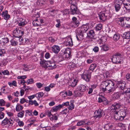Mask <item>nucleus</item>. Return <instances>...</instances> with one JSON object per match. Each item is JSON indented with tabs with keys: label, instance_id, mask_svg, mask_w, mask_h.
Instances as JSON below:
<instances>
[{
	"label": "nucleus",
	"instance_id": "obj_10",
	"mask_svg": "<svg viewBox=\"0 0 130 130\" xmlns=\"http://www.w3.org/2000/svg\"><path fill=\"white\" fill-rule=\"evenodd\" d=\"M121 25L124 27H130V18H125L124 22L121 24Z\"/></svg>",
	"mask_w": 130,
	"mask_h": 130
},
{
	"label": "nucleus",
	"instance_id": "obj_13",
	"mask_svg": "<svg viewBox=\"0 0 130 130\" xmlns=\"http://www.w3.org/2000/svg\"><path fill=\"white\" fill-rule=\"evenodd\" d=\"M81 77L83 79L85 80L87 82H89V72H85V73L82 75Z\"/></svg>",
	"mask_w": 130,
	"mask_h": 130
},
{
	"label": "nucleus",
	"instance_id": "obj_42",
	"mask_svg": "<svg viewBox=\"0 0 130 130\" xmlns=\"http://www.w3.org/2000/svg\"><path fill=\"white\" fill-rule=\"evenodd\" d=\"M85 124H88V123L87 124L85 123V122L84 121H81L79 122H78L77 124V125L78 126H80Z\"/></svg>",
	"mask_w": 130,
	"mask_h": 130
},
{
	"label": "nucleus",
	"instance_id": "obj_8",
	"mask_svg": "<svg viewBox=\"0 0 130 130\" xmlns=\"http://www.w3.org/2000/svg\"><path fill=\"white\" fill-rule=\"evenodd\" d=\"M79 10L77 5L70 6V14L72 15L76 14H78Z\"/></svg>",
	"mask_w": 130,
	"mask_h": 130
},
{
	"label": "nucleus",
	"instance_id": "obj_55",
	"mask_svg": "<svg viewBox=\"0 0 130 130\" xmlns=\"http://www.w3.org/2000/svg\"><path fill=\"white\" fill-rule=\"evenodd\" d=\"M7 61L6 60H3L0 63V66L2 67H3V66H5L7 64Z\"/></svg>",
	"mask_w": 130,
	"mask_h": 130
},
{
	"label": "nucleus",
	"instance_id": "obj_21",
	"mask_svg": "<svg viewBox=\"0 0 130 130\" xmlns=\"http://www.w3.org/2000/svg\"><path fill=\"white\" fill-rule=\"evenodd\" d=\"M110 49V46L107 44H104L102 46L101 49L105 52L107 51Z\"/></svg>",
	"mask_w": 130,
	"mask_h": 130
},
{
	"label": "nucleus",
	"instance_id": "obj_22",
	"mask_svg": "<svg viewBox=\"0 0 130 130\" xmlns=\"http://www.w3.org/2000/svg\"><path fill=\"white\" fill-rule=\"evenodd\" d=\"M74 92L75 96L77 97L80 96L83 94V92L80 91L79 90H77V88L74 91Z\"/></svg>",
	"mask_w": 130,
	"mask_h": 130
},
{
	"label": "nucleus",
	"instance_id": "obj_23",
	"mask_svg": "<svg viewBox=\"0 0 130 130\" xmlns=\"http://www.w3.org/2000/svg\"><path fill=\"white\" fill-rule=\"evenodd\" d=\"M126 111L125 109H122L120 112V115L122 117L123 120L125 118L126 115Z\"/></svg>",
	"mask_w": 130,
	"mask_h": 130
},
{
	"label": "nucleus",
	"instance_id": "obj_1",
	"mask_svg": "<svg viewBox=\"0 0 130 130\" xmlns=\"http://www.w3.org/2000/svg\"><path fill=\"white\" fill-rule=\"evenodd\" d=\"M89 23H87L84 25L77 28L75 31V33L77 39L78 40H81L84 38V35H87V38H89Z\"/></svg>",
	"mask_w": 130,
	"mask_h": 130
},
{
	"label": "nucleus",
	"instance_id": "obj_56",
	"mask_svg": "<svg viewBox=\"0 0 130 130\" xmlns=\"http://www.w3.org/2000/svg\"><path fill=\"white\" fill-rule=\"evenodd\" d=\"M5 53V51L4 50L2 49L0 50V56H4Z\"/></svg>",
	"mask_w": 130,
	"mask_h": 130
},
{
	"label": "nucleus",
	"instance_id": "obj_19",
	"mask_svg": "<svg viewBox=\"0 0 130 130\" xmlns=\"http://www.w3.org/2000/svg\"><path fill=\"white\" fill-rule=\"evenodd\" d=\"M10 119V120L7 118H6L2 121V123L4 124V125L8 124L10 125L12 123L11 121H12V120L11 119Z\"/></svg>",
	"mask_w": 130,
	"mask_h": 130
},
{
	"label": "nucleus",
	"instance_id": "obj_41",
	"mask_svg": "<svg viewBox=\"0 0 130 130\" xmlns=\"http://www.w3.org/2000/svg\"><path fill=\"white\" fill-rule=\"evenodd\" d=\"M121 5H119L116 4H115V10L116 12L118 11L121 8Z\"/></svg>",
	"mask_w": 130,
	"mask_h": 130
},
{
	"label": "nucleus",
	"instance_id": "obj_14",
	"mask_svg": "<svg viewBox=\"0 0 130 130\" xmlns=\"http://www.w3.org/2000/svg\"><path fill=\"white\" fill-rule=\"evenodd\" d=\"M118 113L119 111H114V118L117 121H122L123 120L122 118V117H121L120 115H119Z\"/></svg>",
	"mask_w": 130,
	"mask_h": 130
},
{
	"label": "nucleus",
	"instance_id": "obj_34",
	"mask_svg": "<svg viewBox=\"0 0 130 130\" xmlns=\"http://www.w3.org/2000/svg\"><path fill=\"white\" fill-rule=\"evenodd\" d=\"M120 35L116 33L114 34L113 39L115 41H118L119 39Z\"/></svg>",
	"mask_w": 130,
	"mask_h": 130
},
{
	"label": "nucleus",
	"instance_id": "obj_32",
	"mask_svg": "<svg viewBox=\"0 0 130 130\" xmlns=\"http://www.w3.org/2000/svg\"><path fill=\"white\" fill-rule=\"evenodd\" d=\"M47 115L48 116L50 120L52 121L53 120V117L54 115H53L51 114L50 111H48L46 113Z\"/></svg>",
	"mask_w": 130,
	"mask_h": 130
},
{
	"label": "nucleus",
	"instance_id": "obj_38",
	"mask_svg": "<svg viewBox=\"0 0 130 130\" xmlns=\"http://www.w3.org/2000/svg\"><path fill=\"white\" fill-rule=\"evenodd\" d=\"M102 28V26L101 24H98L95 27V29L97 31H99L101 30Z\"/></svg>",
	"mask_w": 130,
	"mask_h": 130
},
{
	"label": "nucleus",
	"instance_id": "obj_60",
	"mask_svg": "<svg viewBox=\"0 0 130 130\" xmlns=\"http://www.w3.org/2000/svg\"><path fill=\"white\" fill-rule=\"evenodd\" d=\"M69 65L70 66H71L72 68H74L76 67V65H75V64L74 63H73L72 61L69 63Z\"/></svg>",
	"mask_w": 130,
	"mask_h": 130
},
{
	"label": "nucleus",
	"instance_id": "obj_49",
	"mask_svg": "<svg viewBox=\"0 0 130 130\" xmlns=\"http://www.w3.org/2000/svg\"><path fill=\"white\" fill-rule=\"evenodd\" d=\"M96 86V85L94 84H93L91 86V88H90V94L92 92L93 90L95 88Z\"/></svg>",
	"mask_w": 130,
	"mask_h": 130
},
{
	"label": "nucleus",
	"instance_id": "obj_33",
	"mask_svg": "<svg viewBox=\"0 0 130 130\" xmlns=\"http://www.w3.org/2000/svg\"><path fill=\"white\" fill-rule=\"evenodd\" d=\"M32 24L35 26H41V24L39 22L38 19H36L32 22Z\"/></svg>",
	"mask_w": 130,
	"mask_h": 130
},
{
	"label": "nucleus",
	"instance_id": "obj_25",
	"mask_svg": "<svg viewBox=\"0 0 130 130\" xmlns=\"http://www.w3.org/2000/svg\"><path fill=\"white\" fill-rule=\"evenodd\" d=\"M50 64L49 67L51 68V69H53L56 67V65L55 62L52 61H50Z\"/></svg>",
	"mask_w": 130,
	"mask_h": 130
},
{
	"label": "nucleus",
	"instance_id": "obj_28",
	"mask_svg": "<svg viewBox=\"0 0 130 130\" xmlns=\"http://www.w3.org/2000/svg\"><path fill=\"white\" fill-rule=\"evenodd\" d=\"M120 97V95L118 92L115 93L112 95V97L114 99H118Z\"/></svg>",
	"mask_w": 130,
	"mask_h": 130
},
{
	"label": "nucleus",
	"instance_id": "obj_45",
	"mask_svg": "<svg viewBox=\"0 0 130 130\" xmlns=\"http://www.w3.org/2000/svg\"><path fill=\"white\" fill-rule=\"evenodd\" d=\"M125 18H123V17H120L119 18H118L117 19V21H118V23H119V22H120V23H121V24L122 23V22H124V20H124Z\"/></svg>",
	"mask_w": 130,
	"mask_h": 130
},
{
	"label": "nucleus",
	"instance_id": "obj_17",
	"mask_svg": "<svg viewBox=\"0 0 130 130\" xmlns=\"http://www.w3.org/2000/svg\"><path fill=\"white\" fill-rule=\"evenodd\" d=\"M41 61L40 62V64L43 65L45 67H49V64H50V61H46L44 60H42L41 59H40Z\"/></svg>",
	"mask_w": 130,
	"mask_h": 130
},
{
	"label": "nucleus",
	"instance_id": "obj_61",
	"mask_svg": "<svg viewBox=\"0 0 130 130\" xmlns=\"http://www.w3.org/2000/svg\"><path fill=\"white\" fill-rule=\"evenodd\" d=\"M66 95H67L69 96H71L72 95V93L71 91H69L68 92H66Z\"/></svg>",
	"mask_w": 130,
	"mask_h": 130
},
{
	"label": "nucleus",
	"instance_id": "obj_36",
	"mask_svg": "<svg viewBox=\"0 0 130 130\" xmlns=\"http://www.w3.org/2000/svg\"><path fill=\"white\" fill-rule=\"evenodd\" d=\"M124 94H125L127 95H130V88H128L125 91L123 92L122 94V95H124Z\"/></svg>",
	"mask_w": 130,
	"mask_h": 130
},
{
	"label": "nucleus",
	"instance_id": "obj_35",
	"mask_svg": "<svg viewBox=\"0 0 130 130\" xmlns=\"http://www.w3.org/2000/svg\"><path fill=\"white\" fill-rule=\"evenodd\" d=\"M122 100L125 101L128 104H130V96H127L126 97H124L122 98Z\"/></svg>",
	"mask_w": 130,
	"mask_h": 130
},
{
	"label": "nucleus",
	"instance_id": "obj_46",
	"mask_svg": "<svg viewBox=\"0 0 130 130\" xmlns=\"http://www.w3.org/2000/svg\"><path fill=\"white\" fill-rule=\"evenodd\" d=\"M69 107H68V109L69 110H73L74 108V104L72 103H71L69 104Z\"/></svg>",
	"mask_w": 130,
	"mask_h": 130
},
{
	"label": "nucleus",
	"instance_id": "obj_6",
	"mask_svg": "<svg viewBox=\"0 0 130 130\" xmlns=\"http://www.w3.org/2000/svg\"><path fill=\"white\" fill-rule=\"evenodd\" d=\"M122 103L118 102H116L112 104L111 106L112 109L114 110V111H119L118 110L122 106Z\"/></svg>",
	"mask_w": 130,
	"mask_h": 130
},
{
	"label": "nucleus",
	"instance_id": "obj_40",
	"mask_svg": "<svg viewBox=\"0 0 130 130\" xmlns=\"http://www.w3.org/2000/svg\"><path fill=\"white\" fill-rule=\"evenodd\" d=\"M94 30H90V39H94Z\"/></svg>",
	"mask_w": 130,
	"mask_h": 130
},
{
	"label": "nucleus",
	"instance_id": "obj_26",
	"mask_svg": "<svg viewBox=\"0 0 130 130\" xmlns=\"http://www.w3.org/2000/svg\"><path fill=\"white\" fill-rule=\"evenodd\" d=\"M23 108V106L19 104L18 103L16 107V110L17 111H19Z\"/></svg>",
	"mask_w": 130,
	"mask_h": 130
},
{
	"label": "nucleus",
	"instance_id": "obj_58",
	"mask_svg": "<svg viewBox=\"0 0 130 130\" xmlns=\"http://www.w3.org/2000/svg\"><path fill=\"white\" fill-rule=\"evenodd\" d=\"M27 77L25 75H23L21 76H18L17 78L18 79H26Z\"/></svg>",
	"mask_w": 130,
	"mask_h": 130
},
{
	"label": "nucleus",
	"instance_id": "obj_29",
	"mask_svg": "<svg viewBox=\"0 0 130 130\" xmlns=\"http://www.w3.org/2000/svg\"><path fill=\"white\" fill-rule=\"evenodd\" d=\"M62 107V105L59 104L57 106H56L53 107V110L54 111H56Z\"/></svg>",
	"mask_w": 130,
	"mask_h": 130
},
{
	"label": "nucleus",
	"instance_id": "obj_62",
	"mask_svg": "<svg viewBox=\"0 0 130 130\" xmlns=\"http://www.w3.org/2000/svg\"><path fill=\"white\" fill-rule=\"evenodd\" d=\"M93 50L95 53L99 51V47L97 46H95L93 48Z\"/></svg>",
	"mask_w": 130,
	"mask_h": 130
},
{
	"label": "nucleus",
	"instance_id": "obj_12",
	"mask_svg": "<svg viewBox=\"0 0 130 130\" xmlns=\"http://www.w3.org/2000/svg\"><path fill=\"white\" fill-rule=\"evenodd\" d=\"M94 115L93 116L94 117L98 118H101L102 116L103 113L102 112L101 110L99 109L98 110L95 111V112H93Z\"/></svg>",
	"mask_w": 130,
	"mask_h": 130
},
{
	"label": "nucleus",
	"instance_id": "obj_3",
	"mask_svg": "<svg viewBox=\"0 0 130 130\" xmlns=\"http://www.w3.org/2000/svg\"><path fill=\"white\" fill-rule=\"evenodd\" d=\"M121 55L120 53H116L111 57L112 62L113 63L120 64L122 61Z\"/></svg>",
	"mask_w": 130,
	"mask_h": 130
},
{
	"label": "nucleus",
	"instance_id": "obj_30",
	"mask_svg": "<svg viewBox=\"0 0 130 130\" xmlns=\"http://www.w3.org/2000/svg\"><path fill=\"white\" fill-rule=\"evenodd\" d=\"M72 61L73 63L75 64V65H76V67H79L81 65V64L79 62H78V59H73Z\"/></svg>",
	"mask_w": 130,
	"mask_h": 130
},
{
	"label": "nucleus",
	"instance_id": "obj_57",
	"mask_svg": "<svg viewBox=\"0 0 130 130\" xmlns=\"http://www.w3.org/2000/svg\"><path fill=\"white\" fill-rule=\"evenodd\" d=\"M104 77H106V78H109V77H110V75L109 74V73L108 72H105L104 74Z\"/></svg>",
	"mask_w": 130,
	"mask_h": 130
},
{
	"label": "nucleus",
	"instance_id": "obj_50",
	"mask_svg": "<svg viewBox=\"0 0 130 130\" xmlns=\"http://www.w3.org/2000/svg\"><path fill=\"white\" fill-rule=\"evenodd\" d=\"M125 38L127 39L130 38V30L126 32L125 34Z\"/></svg>",
	"mask_w": 130,
	"mask_h": 130
},
{
	"label": "nucleus",
	"instance_id": "obj_2",
	"mask_svg": "<svg viewBox=\"0 0 130 130\" xmlns=\"http://www.w3.org/2000/svg\"><path fill=\"white\" fill-rule=\"evenodd\" d=\"M115 85L114 82L110 79H107L102 82L100 88L103 92L106 91L107 93H110L116 90Z\"/></svg>",
	"mask_w": 130,
	"mask_h": 130
},
{
	"label": "nucleus",
	"instance_id": "obj_44",
	"mask_svg": "<svg viewBox=\"0 0 130 130\" xmlns=\"http://www.w3.org/2000/svg\"><path fill=\"white\" fill-rule=\"evenodd\" d=\"M34 80L32 78H30L27 80L26 81V83L27 84H32L34 83Z\"/></svg>",
	"mask_w": 130,
	"mask_h": 130
},
{
	"label": "nucleus",
	"instance_id": "obj_9",
	"mask_svg": "<svg viewBox=\"0 0 130 130\" xmlns=\"http://www.w3.org/2000/svg\"><path fill=\"white\" fill-rule=\"evenodd\" d=\"M117 87L118 88L123 91L124 92L127 89L126 86V83L125 82H118L117 83Z\"/></svg>",
	"mask_w": 130,
	"mask_h": 130
},
{
	"label": "nucleus",
	"instance_id": "obj_15",
	"mask_svg": "<svg viewBox=\"0 0 130 130\" xmlns=\"http://www.w3.org/2000/svg\"><path fill=\"white\" fill-rule=\"evenodd\" d=\"M8 13V11L6 10L3 11L2 13V16L5 20H7L10 18V15Z\"/></svg>",
	"mask_w": 130,
	"mask_h": 130
},
{
	"label": "nucleus",
	"instance_id": "obj_5",
	"mask_svg": "<svg viewBox=\"0 0 130 130\" xmlns=\"http://www.w3.org/2000/svg\"><path fill=\"white\" fill-rule=\"evenodd\" d=\"M13 37L19 38L21 37L23 35L24 32L23 30H20L18 28L16 27L13 28Z\"/></svg>",
	"mask_w": 130,
	"mask_h": 130
},
{
	"label": "nucleus",
	"instance_id": "obj_59",
	"mask_svg": "<svg viewBox=\"0 0 130 130\" xmlns=\"http://www.w3.org/2000/svg\"><path fill=\"white\" fill-rule=\"evenodd\" d=\"M5 101L3 99L0 100V106H3L5 105Z\"/></svg>",
	"mask_w": 130,
	"mask_h": 130
},
{
	"label": "nucleus",
	"instance_id": "obj_53",
	"mask_svg": "<svg viewBox=\"0 0 130 130\" xmlns=\"http://www.w3.org/2000/svg\"><path fill=\"white\" fill-rule=\"evenodd\" d=\"M28 121L29 122L34 123L36 121V120L35 118H31L29 119Z\"/></svg>",
	"mask_w": 130,
	"mask_h": 130
},
{
	"label": "nucleus",
	"instance_id": "obj_7",
	"mask_svg": "<svg viewBox=\"0 0 130 130\" xmlns=\"http://www.w3.org/2000/svg\"><path fill=\"white\" fill-rule=\"evenodd\" d=\"M71 52L70 51H68L67 50L63 52H60L59 54V56L62 57L63 58L65 59H70L71 57Z\"/></svg>",
	"mask_w": 130,
	"mask_h": 130
},
{
	"label": "nucleus",
	"instance_id": "obj_43",
	"mask_svg": "<svg viewBox=\"0 0 130 130\" xmlns=\"http://www.w3.org/2000/svg\"><path fill=\"white\" fill-rule=\"evenodd\" d=\"M24 111L19 112L18 113V117L20 118H22L24 116Z\"/></svg>",
	"mask_w": 130,
	"mask_h": 130
},
{
	"label": "nucleus",
	"instance_id": "obj_64",
	"mask_svg": "<svg viewBox=\"0 0 130 130\" xmlns=\"http://www.w3.org/2000/svg\"><path fill=\"white\" fill-rule=\"evenodd\" d=\"M69 102H67L65 103H63L61 105H62V107L63 106H68L69 105Z\"/></svg>",
	"mask_w": 130,
	"mask_h": 130
},
{
	"label": "nucleus",
	"instance_id": "obj_16",
	"mask_svg": "<svg viewBox=\"0 0 130 130\" xmlns=\"http://www.w3.org/2000/svg\"><path fill=\"white\" fill-rule=\"evenodd\" d=\"M52 48L53 52L56 54H57L59 51L60 49L59 47L57 45L53 46Z\"/></svg>",
	"mask_w": 130,
	"mask_h": 130
},
{
	"label": "nucleus",
	"instance_id": "obj_37",
	"mask_svg": "<svg viewBox=\"0 0 130 130\" xmlns=\"http://www.w3.org/2000/svg\"><path fill=\"white\" fill-rule=\"evenodd\" d=\"M27 23V22L25 20L23 19L22 21L20 23H19L18 25L19 26H22L25 25Z\"/></svg>",
	"mask_w": 130,
	"mask_h": 130
},
{
	"label": "nucleus",
	"instance_id": "obj_20",
	"mask_svg": "<svg viewBox=\"0 0 130 130\" xmlns=\"http://www.w3.org/2000/svg\"><path fill=\"white\" fill-rule=\"evenodd\" d=\"M77 88V90H79L83 92L85 91L87 89L86 86L83 85H80L78 86Z\"/></svg>",
	"mask_w": 130,
	"mask_h": 130
},
{
	"label": "nucleus",
	"instance_id": "obj_24",
	"mask_svg": "<svg viewBox=\"0 0 130 130\" xmlns=\"http://www.w3.org/2000/svg\"><path fill=\"white\" fill-rule=\"evenodd\" d=\"M68 3L70 6L77 5V4L75 0H69L68 1Z\"/></svg>",
	"mask_w": 130,
	"mask_h": 130
},
{
	"label": "nucleus",
	"instance_id": "obj_11",
	"mask_svg": "<svg viewBox=\"0 0 130 130\" xmlns=\"http://www.w3.org/2000/svg\"><path fill=\"white\" fill-rule=\"evenodd\" d=\"M98 101L99 103H100L103 102V104L105 105H106L108 104V102L107 99L102 95H100L98 98Z\"/></svg>",
	"mask_w": 130,
	"mask_h": 130
},
{
	"label": "nucleus",
	"instance_id": "obj_4",
	"mask_svg": "<svg viewBox=\"0 0 130 130\" xmlns=\"http://www.w3.org/2000/svg\"><path fill=\"white\" fill-rule=\"evenodd\" d=\"M99 15L100 19L104 21L109 18L110 16V12L108 10L102 11L99 13Z\"/></svg>",
	"mask_w": 130,
	"mask_h": 130
},
{
	"label": "nucleus",
	"instance_id": "obj_48",
	"mask_svg": "<svg viewBox=\"0 0 130 130\" xmlns=\"http://www.w3.org/2000/svg\"><path fill=\"white\" fill-rule=\"evenodd\" d=\"M69 111V110L67 108H66L62 111L61 113L62 114L66 115Z\"/></svg>",
	"mask_w": 130,
	"mask_h": 130
},
{
	"label": "nucleus",
	"instance_id": "obj_52",
	"mask_svg": "<svg viewBox=\"0 0 130 130\" xmlns=\"http://www.w3.org/2000/svg\"><path fill=\"white\" fill-rule=\"evenodd\" d=\"M2 73L3 75H9V72L7 70L2 71Z\"/></svg>",
	"mask_w": 130,
	"mask_h": 130
},
{
	"label": "nucleus",
	"instance_id": "obj_51",
	"mask_svg": "<svg viewBox=\"0 0 130 130\" xmlns=\"http://www.w3.org/2000/svg\"><path fill=\"white\" fill-rule=\"evenodd\" d=\"M96 67V65L94 64H92L90 66V70L93 71Z\"/></svg>",
	"mask_w": 130,
	"mask_h": 130
},
{
	"label": "nucleus",
	"instance_id": "obj_18",
	"mask_svg": "<svg viewBox=\"0 0 130 130\" xmlns=\"http://www.w3.org/2000/svg\"><path fill=\"white\" fill-rule=\"evenodd\" d=\"M18 40L17 39H15V38H13L10 41L11 45L12 46H16L18 44Z\"/></svg>",
	"mask_w": 130,
	"mask_h": 130
},
{
	"label": "nucleus",
	"instance_id": "obj_47",
	"mask_svg": "<svg viewBox=\"0 0 130 130\" xmlns=\"http://www.w3.org/2000/svg\"><path fill=\"white\" fill-rule=\"evenodd\" d=\"M56 21L57 23L56 25V26L57 28H59L61 25L60 24L61 22L59 19H57Z\"/></svg>",
	"mask_w": 130,
	"mask_h": 130
},
{
	"label": "nucleus",
	"instance_id": "obj_39",
	"mask_svg": "<svg viewBox=\"0 0 130 130\" xmlns=\"http://www.w3.org/2000/svg\"><path fill=\"white\" fill-rule=\"evenodd\" d=\"M115 4L121 5L123 3L122 0H115Z\"/></svg>",
	"mask_w": 130,
	"mask_h": 130
},
{
	"label": "nucleus",
	"instance_id": "obj_63",
	"mask_svg": "<svg viewBox=\"0 0 130 130\" xmlns=\"http://www.w3.org/2000/svg\"><path fill=\"white\" fill-rule=\"evenodd\" d=\"M36 85L38 88H41L43 86V84L41 83H38L36 84Z\"/></svg>",
	"mask_w": 130,
	"mask_h": 130
},
{
	"label": "nucleus",
	"instance_id": "obj_27",
	"mask_svg": "<svg viewBox=\"0 0 130 130\" xmlns=\"http://www.w3.org/2000/svg\"><path fill=\"white\" fill-rule=\"evenodd\" d=\"M66 43L70 46H72L73 45L72 39L71 38H68L66 41Z\"/></svg>",
	"mask_w": 130,
	"mask_h": 130
},
{
	"label": "nucleus",
	"instance_id": "obj_31",
	"mask_svg": "<svg viewBox=\"0 0 130 130\" xmlns=\"http://www.w3.org/2000/svg\"><path fill=\"white\" fill-rule=\"evenodd\" d=\"M78 82V80L76 79H74L73 81H71V85L72 87H73L77 85Z\"/></svg>",
	"mask_w": 130,
	"mask_h": 130
},
{
	"label": "nucleus",
	"instance_id": "obj_54",
	"mask_svg": "<svg viewBox=\"0 0 130 130\" xmlns=\"http://www.w3.org/2000/svg\"><path fill=\"white\" fill-rule=\"evenodd\" d=\"M9 41V40L8 38H5L3 39L2 42L4 44H5L7 43Z\"/></svg>",
	"mask_w": 130,
	"mask_h": 130
}]
</instances>
